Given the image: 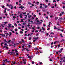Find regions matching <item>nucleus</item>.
<instances>
[{
	"mask_svg": "<svg viewBox=\"0 0 65 65\" xmlns=\"http://www.w3.org/2000/svg\"><path fill=\"white\" fill-rule=\"evenodd\" d=\"M4 45H7V43H5V44H4Z\"/></svg>",
	"mask_w": 65,
	"mask_h": 65,
	"instance_id": "nucleus-63",
	"label": "nucleus"
},
{
	"mask_svg": "<svg viewBox=\"0 0 65 65\" xmlns=\"http://www.w3.org/2000/svg\"><path fill=\"white\" fill-rule=\"evenodd\" d=\"M57 25H58V26H59V23L58 22L57 23Z\"/></svg>",
	"mask_w": 65,
	"mask_h": 65,
	"instance_id": "nucleus-38",
	"label": "nucleus"
},
{
	"mask_svg": "<svg viewBox=\"0 0 65 65\" xmlns=\"http://www.w3.org/2000/svg\"><path fill=\"white\" fill-rule=\"evenodd\" d=\"M57 29V30H59V31H61V29Z\"/></svg>",
	"mask_w": 65,
	"mask_h": 65,
	"instance_id": "nucleus-54",
	"label": "nucleus"
},
{
	"mask_svg": "<svg viewBox=\"0 0 65 65\" xmlns=\"http://www.w3.org/2000/svg\"><path fill=\"white\" fill-rule=\"evenodd\" d=\"M3 23H4V24H3L4 25H6V24H7V23H8V22H4Z\"/></svg>",
	"mask_w": 65,
	"mask_h": 65,
	"instance_id": "nucleus-6",
	"label": "nucleus"
},
{
	"mask_svg": "<svg viewBox=\"0 0 65 65\" xmlns=\"http://www.w3.org/2000/svg\"><path fill=\"white\" fill-rule=\"evenodd\" d=\"M15 51H16L15 52V53H16V55L18 56V55H19V54L18 53V51H17V49H15Z\"/></svg>",
	"mask_w": 65,
	"mask_h": 65,
	"instance_id": "nucleus-4",
	"label": "nucleus"
},
{
	"mask_svg": "<svg viewBox=\"0 0 65 65\" xmlns=\"http://www.w3.org/2000/svg\"><path fill=\"white\" fill-rule=\"evenodd\" d=\"M27 15H30V13H27Z\"/></svg>",
	"mask_w": 65,
	"mask_h": 65,
	"instance_id": "nucleus-37",
	"label": "nucleus"
},
{
	"mask_svg": "<svg viewBox=\"0 0 65 65\" xmlns=\"http://www.w3.org/2000/svg\"><path fill=\"white\" fill-rule=\"evenodd\" d=\"M32 16L31 15H30L29 16H28V18H31V17Z\"/></svg>",
	"mask_w": 65,
	"mask_h": 65,
	"instance_id": "nucleus-29",
	"label": "nucleus"
},
{
	"mask_svg": "<svg viewBox=\"0 0 65 65\" xmlns=\"http://www.w3.org/2000/svg\"><path fill=\"white\" fill-rule=\"evenodd\" d=\"M62 15V14L61 13H60V14L59 15L60 16H61Z\"/></svg>",
	"mask_w": 65,
	"mask_h": 65,
	"instance_id": "nucleus-62",
	"label": "nucleus"
},
{
	"mask_svg": "<svg viewBox=\"0 0 65 65\" xmlns=\"http://www.w3.org/2000/svg\"><path fill=\"white\" fill-rule=\"evenodd\" d=\"M11 28V26H8L9 29V28Z\"/></svg>",
	"mask_w": 65,
	"mask_h": 65,
	"instance_id": "nucleus-49",
	"label": "nucleus"
},
{
	"mask_svg": "<svg viewBox=\"0 0 65 65\" xmlns=\"http://www.w3.org/2000/svg\"><path fill=\"white\" fill-rule=\"evenodd\" d=\"M54 29H58V28H56V27L55 26H54Z\"/></svg>",
	"mask_w": 65,
	"mask_h": 65,
	"instance_id": "nucleus-12",
	"label": "nucleus"
},
{
	"mask_svg": "<svg viewBox=\"0 0 65 65\" xmlns=\"http://www.w3.org/2000/svg\"><path fill=\"white\" fill-rule=\"evenodd\" d=\"M57 43V41H55V42H54V44H55V43Z\"/></svg>",
	"mask_w": 65,
	"mask_h": 65,
	"instance_id": "nucleus-48",
	"label": "nucleus"
},
{
	"mask_svg": "<svg viewBox=\"0 0 65 65\" xmlns=\"http://www.w3.org/2000/svg\"><path fill=\"white\" fill-rule=\"evenodd\" d=\"M12 40L13 41H14V40H15V38H14L13 39H12Z\"/></svg>",
	"mask_w": 65,
	"mask_h": 65,
	"instance_id": "nucleus-26",
	"label": "nucleus"
},
{
	"mask_svg": "<svg viewBox=\"0 0 65 65\" xmlns=\"http://www.w3.org/2000/svg\"><path fill=\"white\" fill-rule=\"evenodd\" d=\"M5 34H6V36H8L9 34H8V33H5Z\"/></svg>",
	"mask_w": 65,
	"mask_h": 65,
	"instance_id": "nucleus-17",
	"label": "nucleus"
},
{
	"mask_svg": "<svg viewBox=\"0 0 65 65\" xmlns=\"http://www.w3.org/2000/svg\"><path fill=\"white\" fill-rule=\"evenodd\" d=\"M38 52H37V53H36V55H37V54H38Z\"/></svg>",
	"mask_w": 65,
	"mask_h": 65,
	"instance_id": "nucleus-51",
	"label": "nucleus"
},
{
	"mask_svg": "<svg viewBox=\"0 0 65 65\" xmlns=\"http://www.w3.org/2000/svg\"><path fill=\"white\" fill-rule=\"evenodd\" d=\"M24 46H25V45H23V46H22L23 49L22 50V51H23L24 50Z\"/></svg>",
	"mask_w": 65,
	"mask_h": 65,
	"instance_id": "nucleus-13",
	"label": "nucleus"
},
{
	"mask_svg": "<svg viewBox=\"0 0 65 65\" xmlns=\"http://www.w3.org/2000/svg\"><path fill=\"white\" fill-rule=\"evenodd\" d=\"M1 26H2V27H4V26L3 25V24H1Z\"/></svg>",
	"mask_w": 65,
	"mask_h": 65,
	"instance_id": "nucleus-55",
	"label": "nucleus"
},
{
	"mask_svg": "<svg viewBox=\"0 0 65 65\" xmlns=\"http://www.w3.org/2000/svg\"><path fill=\"white\" fill-rule=\"evenodd\" d=\"M20 17L21 18H22V16H23V14H21L20 15H19Z\"/></svg>",
	"mask_w": 65,
	"mask_h": 65,
	"instance_id": "nucleus-7",
	"label": "nucleus"
},
{
	"mask_svg": "<svg viewBox=\"0 0 65 65\" xmlns=\"http://www.w3.org/2000/svg\"><path fill=\"white\" fill-rule=\"evenodd\" d=\"M20 32L22 34H23V31H20Z\"/></svg>",
	"mask_w": 65,
	"mask_h": 65,
	"instance_id": "nucleus-59",
	"label": "nucleus"
},
{
	"mask_svg": "<svg viewBox=\"0 0 65 65\" xmlns=\"http://www.w3.org/2000/svg\"><path fill=\"white\" fill-rule=\"evenodd\" d=\"M12 64H15V62H13V61L12 62Z\"/></svg>",
	"mask_w": 65,
	"mask_h": 65,
	"instance_id": "nucleus-16",
	"label": "nucleus"
},
{
	"mask_svg": "<svg viewBox=\"0 0 65 65\" xmlns=\"http://www.w3.org/2000/svg\"><path fill=\"white\" fill-rule=\"evenodd\" d=\"M26 24V23H24L22 24V25H25Z\"/></svg>",
	"mask_w": 65,
	"mask_h": 65,
	"instance_id": "nucleus-35",
	"label": "nucleus"
},
{
	"mask_svg": "<svg viewBox=\"0 0 65 65\" xmlns=\"http://www.w3.org/2000/svg\"><path fill=\"white\" fill-rule=\"evenodd\" d=\"M28 58H29V59H31V58H33V57H31L30 56H28Z\"/></svg>",
	"mask_w": 65,
	"mask_h": 65,
	"instance_id": "nucleus-8",
	"label": "nucleus"
},
{
	"mask_svg": "<svg viewBox=\"0 0 65 65\" xmlns=\"http://www.w3.org/2000/svg\"><path fill=\"white\" fill-rule=\"evenodd\" d=\"M50 34H53L54 35V33H53V32H51Z\"/></svg>",
	"mask_w": 65,
	"mask_h": 65,
	"instance_id": "nucleus-56",
	"label": "nucleus"
},
{
	"mask_svg": "<svg viewBox=\"0 0 65 65\" xmlns=\"http://www.w3.org/2000/svg\"><path fill=\"white\" fill-rule=\"evenodd\" d=\"M11 24H8V26H11Z\"/></svg>",
	"mask_w": 65,
	"mask_h": 65,
	"instance_id": "nucleus-31",
	"label": "nucleus"
},
{
	"mask_svg": "<svg viewBox=\"0 0 65 65\" xmlns=\"http://www.w3.org/2000/svg\"><path fill=\"white\" fill-rule=\"evenodd\" d=\"M7 2L9 3V2H10V0H8Z\"/></svg>",
	"mask_w": 65,
	"mask_h": 65,
	"instance_id": "nucleus-30",
	"label": "nucleus"
},
{
	"mask_svg": "<svg viewBox=\"0 0 65 65\" xmlns=\"http://www.w3.org/2000/svg\"><path fill=\"white\" fill-rule=\"evenodd\" d=\"M9 34H10V35H11V34H12V33L11 32H10Z\"/></svg>",
	"mask_w": 65,
	"mask_h": 65,
	"instance_id": "nucleus-46",
	"label": "nucleus"
},
{
	"mask_svg": "<svg viewBox=\"0 0 65 65\" xmlns=\"http://www.w3.org/2000/svg\"><path fill=\"white\" fill-rule=\"evenodd\" d=\"M47 7H48V6H47V5H45V8H47Z\"/></svg>",
	"mask_w": 65,
	"mask_h": 65,
	"instance_id": "nucleus-19",
	"label": "nucleus"
},
{
	"mask_svg": "<svg viewBox=\"0 0 65 65\" xmlns=\"http://www.w3.org/2000/svg\"><path fill=\"white\" fill-rule=\"evenodd\" d=\"M12 4H10L9 6V8H10V7H12Z\"/></svg>",
	"mask_w": 65,
	"mask_h": 65,
	"instance_id": "nucleus-10",
	"label": "nucleus"
},
{
	"mask_svg": "<svg viewBox=\"0 0 65 65\" xmlns=\"http://www.w3.org/2000/svg\"><path fill=\"white\" fill-rule=\"evenodd\" d=\"M25 9V7H24L22 6L21 9L24 10Z\"/></svg>",
	"mask_w": 65,
	"mask_h": 65,
	"instance_id": "nucleus-11",
	"label": "nucleus"
},
{
	"mask_svg": "<svg viewBox=\"0 0 65 65\" xmlns=\"http://www.w3.org/2000/svg\"><path fill=\"white\" fill-rule=\"evenodd\" d=\"M42 29L43 31L45 30V29L44 28H43V27H42Z\"/></svg>",
	"mask_w": 65,
	"mask_h": 65,
	"instance_id": "nucleus-25",
	"label": "nucleus"
},
{
	"mask_svg": "<svg viewBox=\"0 0 65 65\" xmlns=\"http://www.w3.org/2000/svg\"><path fill=\"white\" fill-rule=\"evenodd\" d=\"M43 26H44V27H45V26H45V24H44L43 25Z\"/></svg>",
	"mask_w": 65,
	"mask_h": 65,
	"instance_id": "nucleus-60",
	"label": "nucleus"
},
{
	"mask_svg": "<svg viewBox=\"0 0 65 65\" xmlns=\"http://www.w3.org/2000/svg\"><path fill=\"white\" fill-rule=\"evenodd\" d=\"M21 40L22 41V42H24V40H23V39H22V40Z\"/></svg>",
	"mask_w": 65,
	"mask_h": 65,
	"instance_id": "nucleus-44",
	"label": "nucleus"
},
{
	"mask_svg": "<svg viewBox=\"0 0 65 65\" xmlns=\"http://www.w3.org/2000/svg\"><path fill=\"white\" fill-rule=\"evenodd\" d=\"M13 20H15V19L16 18V17L15 16H13Z\"/></svg>",
	"mask_w": 65,
	"mask_h": 65,
	"instance_id": "nucleus-9",
	"label": "nucleus"
},
{
	"mask_svg": "<svg viewBox=\"0 0 65 65\" xmlns=\"http://www.w3.org/2000/svg\"><path fill=\"white\" fill-rule=\"evenodd\" d=\"M15 30L16 32H17V31H18V29H15Z\"/></svg>",
	"mask_w": 65,
	"mask_h": 65,
	"instance_id": "nucleus-42",
	"label": "nucleus"
},
{
	"mask_svg": "<svg viewBox=\"0 0 65 65\" xmlns=\"http://www.w3.org/2000/svg\"><path fill=\"white\" fill-rule=\"evenodd\" d=\"M58 52L60 53H62V52L60 50Z\"/></svg>",
	"mask_w": 65,
	"mask_h": 65,
	"instance_id": "nucleus-32",
	"label": "nucleus"
},
{
	"mask_svg": "<svg viewBox=\"0 0 65 65\" xmlns=\"http://www.w3.org/2000/svg\"><path fill=\"white\" fill-rule=\"evenodd\" d=\"M23 14H26V12H25L23 13Z\"/></svg>",
	"mask_w": 65,
	"mask_h": 65,
	"instance_id": "nucleus-58",
	"label": "nucleus"
},
{
	"mask_svg": "<svg viewBox=\"0 0 65 65\" xmlns=\"http://www.w3.org/2000/svg\"><path fill=\"white\" fill-rule=\"evenodd\" d=\"M50 28H48V29H47V30H50Z\"/></svg>",
	"mask_w": 65,
	"mask_h": 65,
	"instance_id": "nucleus-52",
	"label": "nucleus"
},
{
	"mask_svg": "<svg viewBox=\"0 0 65 65\" xmlns=\"http://www.w3.org/2000/svg\"><path fill=\"white\" fill-rule=\"evenodd\" d=\"M40 8H42V6H40Z\"/></svg>",
	"mask_w": 65,
	"mask_h": 65,
	"instance_id": "nucleus-36",
	"label": "nucleus"
},
{
	"mask_svg": "<svg viewBox=\"0 0 65 65\" xmlns=\"http://www.w3.org/2000/svg\"><path fill=\"white\" fill-rule=\"evenodd\" d=\"M60 36L62 37H63V36H62V34H60Z\"/></svg>",
	"mask_w": 65,
	"mask_h": 65,
	"instance_id": "nucleus-22",
	"label": "nucleus"
},
{
	"mask_svg": "<svg viewBox=\"0 0 65 65\" xmlns=\"http://www.w3.org/2000/svg\"><path fill=\"white\" fill-rule=\"evenodd\" d=\"M39 37H36L35 38H34L33 39H35V40H34L33 41V42H35L38 39V38Z\"/></svg>",
	"mask_w": 65,
	"mask_h": 65,
	"instance_id": "nucleus-1",
	"label": "nucleus"
},
{
	"mask_svg": "<svg viewBox=\"0 0 65 65\" xmlns=\"http://www.w3.org/2000/svg\"><path fill=\"white\" fill-rule=\"evenodd\" d=\"M14 25H15V26L16 27H17V24H16V23H15L14 24Z\"/></svg>",
	"mask_w": 65,
	"mask_h": 65,
	"instance_id": "nucleus-23",
	"label": "nucleus"
},
{
	"mask_svg": "<svg viewBox=\"0 0 65 65\" xmlns=\"http://www.w3.org/2000/svg\"><path fill=\"white\" fill-rule=\"evenodd\" d=\"M22 28H25V26H22Z\"/></svg>",
	"mask_w": 65,
	"mask_h": 65,
	"instance_id": "nucleus-50",
	"label": "nucleus"
},
{
	"mask_svg": "<svg viewBox=\"0 0 65 65\" xmlns=\"http://www.w3.org/2000/svg\"><path fill=\"white\" fill-rule=\"evenodd\" d=\"M51 24H52V23L51 22H50L49 23V25H51Z\"/></svg>",
	"mask_w": 65,
	"mask_h": 65,
	"instance_id": "nucleus-27",
	"label": "nucleus"
},
{
	"mask_svg": "<svg viewBox=\"0 0 65 65\" xmlns=\"http://www.w3.org/2000/svg\"><path fill=\"white\" fill-rule=\"evenodd\" d=\"M34 17L35 18V17H36V15H34Z\"/></svg>",
	"mask_w": 65,
	"mask_h": 65,
	"instance_id": "nucleus-61",
	"label": "nucleus"
},
{
	"mask_svg": "<svg viewBox=\"0 0 65 65\" xmlns=\"http://www.w3.org/2000/svg\"><path fill=\"white\" fill-rule=\"evenodd\" d=\"M60 65H62V62L61 61H60Z\"/></svg>",
	"mask_w": 65,
	"mask_h": 65,
	"instance_id": "nucleus-43",
	"label": "nucleus"
},
{
	"mask_svg": "<svg viewBox=\"0 0 65 65\" xmlns=\"http://www.w3.org/2000/svg\"><path fill=\"white\" fill-rule=\"evenodd\" d=\"M40 27H37V29H40Z\"/></svg>",
	"mask_w": 65,
	"mask_h": 65,
	"instance_id": "nucleus-33",
	"label": "nucleus"
},
{
	"mask_svg": "<svg viewBox=\"0 0 65 65\" xmlns=\"http://www.w3.org/2000/svg\"><path fill=\"white\" fill-rule=\"evenodd\" d=\"M16 5H18V2H17L16 3Z\"/></svg>",
	"mask_w": 65,
	"mask_h": 65,
	"instance_id": "nucleus-39",
	"label": "nucleus"
},
{
	"mask_svg": "<svg viewBox=\"0 0 65 65\" xmlns=\"http://www.w3.org/2000/svg\"><path fill=\"white\" fill-rule=\"evenodd\" d=\"M11 9H12L13 8V6H12L11 7Z\"/></svg>",
	"mask_w": 65,
	"mask_h": 65,
	"instance_id": "nucleus-47",
	"label": "nucleus"
},
{
	"mask_svg": "<svg viewBox=\"0 0 65 65\" xmlns=\"http://www.w3.org/2000/svg\"><path fill=\"white\" fill-rule=\"evenodd\" d=\"M35 50H38V48L37 47H36L35 48Z\"/></svg>",
	"mask_w": 65,
	"mask_h": 65,
	"instance_id": "nucleus-20",
	"label": "nucleus"
},
{
	"mask_svg": "<svg viewBox=\"0 0 65 65\" xmlns=\"http://www.w3.org/2000/svg\"><path fill=\"white\" fill-rule=\"evenodd\" d=\"M23 61H24V62H26V59H24L23 60Z\"/></svg>",
	"mask_w": 65,
	"mask_h": 65,
	"instance_id": "nucleus-28",
	"label": "nucleus"
},
{
	"mask_svg": "<svg viewBox=\"0 0 65 65\" xmlns=\"http://www.w3.org/2000/svg\"><path fill=\"white\" fill-rule=\"evenodd\" d=\"M41 22H39V23H38V24H39L40 25L42 23V22H43V20H41L40 21Z\"/></svg>",
	"mask_w": 65,
	"mask_h": 65,
	"instance_id": "nucleus-5",
	"label": "nucleus"
},
{
	"mask_svg": "<svg viewBox=\"0 0 65 65\" xmlns=\"http://www.w3.org/2000/svg\"><path fill=\"white\" fill-rule=\"evenodd\" d=\"M39 2H37V5H38V4H39Z\"/></svg>",
	"mask_w": 65,
	"mask_h": 65,
	"instance_id": "nucleus-24",
	"label": "nucleus"
},
{
	"mask_svg": "<svg viewBox=\"0 0 65 65\" xmlns=\"http://www.w3.org/2000/svg\"><path fill=\"white\" fill-rule=\"evenodd\" d=\"M4 42H7V43H8V42L6 41V39H5L4 40Z\"/></svg>",
	"mask_w": 65,
	"mask_h": 65,
	"instance_id": "nucleus-14",
	"label": "nucleus"
},
{
	"mask_svg": "<svg viewBox=\"0 0 65 65\" xmlns=\"http://www.w3.org/2000/svg\"><path fill=\"white\" fill-rule=\"evenodd\" d=\"M63 62H65V57H64L63 58H61L60 59L61 61H62L63 60Z\"/></svg>",
	"mask_w": 65,
	"mask_h": 65,
	"instance_id": "nucleus-2",
	"label": "nucleus"
},
{
	"mask_svg": "<svg viewBox=\"0 0 65 65\" xmlns=\"http://www.w3.org/2000/svg\"><path fill=\"white\" fill-rule=\"evenodd\" d=\"M3 61H4V62H8V63H9V61H7V59H5V60H3Z\"/></svg>",
	"mask_w": 65,
	"mask_h": 65,
	"instance_id": "nucleus-3",
	"label": "nucleus"
},
{
	"mask_svg": "<svg viewBox=\"0 0 65 65\" xmlns=\"http://www.w3.org/2000/svg\"><path fill=\"white\" fill-rule=\"evenodd\" d=\"M46 35H47V36H48V33H47V34H46Z\"/></svg>",
	"mask_w": 65,
	"mask_h": 65,
	"instance_id": "nucleus-64",
	"label": "nucleus"
},
{
	"mask_svg": "<svg viewBox=\"0 0 65 65\" xmlns=\"http://www.w3.org/2000/svg\"><path fill=\"white\" fill-rule=\"evenodd\" d=\"M28 4H29V5H31V3H30L28 2Z\"/></svg>",
	"mask_w": 65,
	"mask_h": 65,
	"instance_id": "nucleus-40",
	"label": "nucleus"
},
{
	"mask_svg": "<svg viewBox=\"0 0 65 65\" xmlns=\"http://www.w3.org/2000/svg\"><path fill=\"white\" fill-rule=\"evenodd\" d=\"M22 2V1L21 0H20V1H19V3H21Z\"/></svg>",
	"mask_w": 65,
	"mask_h": 65,
	"instance_id": "nucleus-21",
	"label": "nucleus"
},
{
	"mask_svg": "<svg viewBox=\"0 0 65 65\" xmlns=\"http://www.w3.org/2000/svg\"><path fill=\"white\" fill-rule=\"evenodd\" d=\"M32 64H34V61H32Z\"/></svg>",
	"mask_w": 65,
	"mask_h": 65,
	"instance_id": "nucleus-57",
	"label": "nucleus"
},
{
	"mask_svg": "<svg viewBox=\"0 0 65 65\" xmlns=\"http://www.w3.org/2000/svg\"><path fill=\"white\" fill-rule=\"evenodd\" d=\"M24 16H25L26 17H25V18H27V15H24Z\"/></svg>",
	"mask_w": 65,
	"mask_h": 65,
	"instance_id": "nucleus-34",
	"label": "nucleus"
},
{
	"mask_svg": "<svg viewBox=\"0 0 65 65\" xmlns=\"http://www.w3.org/2000/svg\"><path fill=\"white\" fill-rule=\"evenodd\" d=\"M61 13L62 14H64V12H61Z\"/></svg>",
	"mask_w": 65,
	"mask_h": 65,
	"instance_id": "nucleus-41",
	"label": "nucleus"
},
{
	"mask_svg": "<svg viewBox=\"0 0 65 65\" xmlns=\"http://www.w3.org/2000/svg\"><path fill=\"white\" fill-rule=\"evenodd\" d=\"M55 19L56 20H57L58 19V18L57 17H56L55 18Z\"/></svg>",
	"mask_w": 65,
	"mask_h": 65,
	"instance_id": "nucleus-15",
	"label": "nucleus"
},
{
	"mask_svg": "<svg viewBox=\"0 0 65 65\" xmlns=\"http://www.w3.org/2000/svg\"><path fill=\"white\" fill-rule=\"evenodd\" d=\"M62 18H60L59 19H58V20L60 21H62Z\"/></svg>",
	"mask_w": 65,
	"mask_h": 65,
	"instance_id": "nucleus-18",
	"label": "nucleus"
},
{
	"mask_svg": "<svg viewBox=\"0 0 65 65\" xmlns=\"http://www.w3.org/2000/svg\"><path fill=\"white\" fill-rule=\"evenodd\" d=\"M7 31H4V33L5 34V33H7Z\"/></svg>",
	"mask_w": 65,
	"mask_h": 65,
	"instance_id": "nucleus-45",
	"label": "nucleus"
},
{
	"mask_svg": "<svg viewBox=\"0 0 65 65\" xmlns=\"http://www.w3.org/2000/svg\"><path fill=\"white\" fill-rule=\"evenodd\" d=\"M4 7H5V6H2V8H4Z\"/></svg>",
	"mask_w": 65,
	"mask_h": 65,
	"instance_id": "nucleus-53",
	"label": "nucleus"
}]
</instances>
